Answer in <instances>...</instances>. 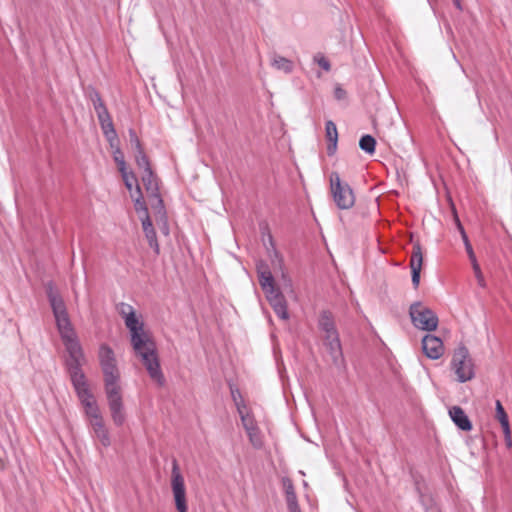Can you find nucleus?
Instances as JSON below:
<instances>
[{
  "label": "nucleus",
  "mask_w": 512,
  "mask_h": 512,
  "mask_svg": "<svg viewBox=\"0 0 512 512\" xmlns=\"http://www.w3.org/2000/svg\"><path fill=\"white\" fill-rule=\"evenodd\" d=\"M116 309L129 330L130 343L135 356L140 358L151 380L160 387L164 386L166 380L161 370L157 345L151 331L145 329L144 323L139 320L130 304L121 302L117 304Z\"/></svg>",
  "instance_id": "f257e3e1"
},
{
  "label": "nucleus",
  "mask_w": 512,
  "mask_h": 512,
  "mask_svg": "<svg viewBox=\"0 0 512 512\" xmlns=\"http://www.w3.org/2000/svg\"><path fill=\"white\" fill-rule=\"evenodd\" d=\"M45 292L58 332L69 355L68 358H84L82 346L70 321L65 302L52 281L45 285Z\"/></svg>",
  "instance_id": "f03ea898"
},
{
  "label": "nucleus",
  "mask_w": 512,
  "mask_h": 512,
  "mask_svg": "<svg viewBox=\"0 0 512 512\" xmlns=\"http://www.w3.org/2000/svg\"><path fill=\"white\" fill-rule=\"evenodd\" d=\"M451 368L454 370L460 383H465L474 378V363L465 345L460 344L455 349L451 360Z\"/></svg>",
  "instance_id": "7ed1b4c3"
},
{
  "label": "nucleus",
  "mask_w": 512,
  "mask_h": 512,
  "mask_svg": "<svg viewBox=\"0 0 512 512\" xmlns=\"http://www.w3.org/2000/svg\"><path fill=\"white\" fill-rule=\"evenodd\" d=\"M409 315L413 325L421 330L434 331L438 327V316L430 308L423 306L422 302L417 301L411 304Z\"/></svg>",
  "instance_id": "20e7f679"
},
{
  "label": "nucleus",
  "mask_w": 512,
  "mask_h": 512,
  "mask_svg": "<svg viewBox=\"0 0 512 512\" xmlns=\"http://www.w3.org/2000/svg\"><path fill=\"white\" fill-rule=\"evenodd\" d=\"M330 188L333 200L339 209H349L355 203V196L348 183L342 182L337 172L330 175Z\"/></svg>",
  "instance_id": "39448f33"
},
{
  "label": "nucleus",
  "mask_w": 512,
  "mask_h": 512,
  "mask_svg": "<svg viewBox=\"0 0 512 512\" xmlns=\"http://www.w3.org/2000/svg\"><path fill=\"white\" fill-rule=\"evenodd\" d=\"M171 488L177 511L188 512L184 478L180 472L178 461L175 458L172 460Z\"/></svg>",
  "instance_id": "423d86ee"
},
{
  "label": "nucleus",
  "mask_w": 512,
  "mask_h": 512,
  "mask_svg": "<svg viewBox=\"0 0 512 512\" xmlns=\"http://www.w3.org/2000/svg\"><path fill=\"white\" fill-rule=\"evenodd\" d=\"M105 392L112 420L116 426H122L125 422V413L121 396V389L111 388L109 391Z\"/></svg>",
  "instance_id": "0eeeda50"
},
{
  "label": "nucleus",
  "mask_w": 512,
  "mask_h": 512,
  "mask_svg": "<svg viewBox=\"0 0 512 512\" xmlns=\"http://www.w3.org/2000/svg\"><path fill=\"white\" fill-rule=\"evenodd\" d=\"M423 265L422 246L419 241L413 244L409 266L411 268L412 284L415 289L419 287Z\"/></svg>",
  "instance_id": "6e6552de"
},
{
  "label": "nucleus",
  "mask_w": 512,
  "mask_h": 512,
  "mask_svg": "<svg viewBox=\"0 0 512 512\" xmlns=\"http://www.w3.org/2000/svg\"><path fill=\"white\" fill-rule=\"evenodd\" d=\"M422 350L428 358L436 360L444 354L445 349L441 338L427 334L422 339Z\"/></svg>",
  "instance_id": "1a4fd4ad"
},
{
  "label": "nucleus",
  "mask_w": 512,
  "mask_h": 512,
  "mask_svg": "<svg viewBox=\"0 0 512 512\" xmlns=\"http://www.w3.org/2000/svg\"><path fill=\"white\" fill-rule=\"evenodd\" d=\"M265 294L269 304L272 306L277 316L283 320H287L289 318L287 302L280 289L278 288L275 291H272L271 294L269 292Z\"/></svg>",
  "instance_id": "9d476101"
},
{
  "label": "nucleus",
  "mask_w": 512,
  "mask_h": 512,
  "mask_svg": "<svg viewBox=\"0 0 512 512\" xmlns=\"http://www.w3.org/2000/svg\"><path fill=\"white\" fill-rule=\"evenodd\" d=\"M318 327L325 333L324 339L339 337L333 313L329 310L321 311L318 320Z\"/></svg>",
  "instance_id": "9b49d317"
},
{
  "label": "nucleus",
  "mask_w": 512,
  "mask_h": 512,
  "mask_svg": "<svg viewBox=\"0 0 512 512\" xmlns=\"http://www.w3.org/2000/svg\"><path fill=\"white\" fill-rule=\"evenodd\" d=\"M257 273L259 278V284L264 293L269 292L271 294L272 291L278 289V287L275 284L274 276L272 275L270 268L266 263L260 262L259 264H257Z\"/></svg>",
  "instance_id": "f8f14e48"
},
{
  "label": "nucleus",
  "mask_w": 512,
  "mask_h": 512,
  "mask_svg": "<svg viewBox=\"0 0 512 512\" xmlns=\"http://www.w3.org/2000/svg\"><path fill=\"white\" fill-rule=\"evenodd\" d=\"M324 344L331 356L332 363L340 368L345 366V360L342 352V346L339 337L324 339Z\"/></svg>",
  "instance_id": "ddd939ff"
},
{
  "label": "nucleus",
  "mask_w": 512,
  "mask_h": 512,
  "mask_svg": "<svg viewBox=\"0 0 512 512\" xmlns=\"http://www.w3.org/2000/svg\"><path fill=\"white\" fill-rule=\"evenodd\" d=\"M449 416L458 429L465 432L472 430V422L462 407L452 406L449 409Z\"/></svg>",
  "instance_id": "4468645a"
},
{
  "label": "nucleus",
  "mask_w": 512,
  "mask_h": 512,
  "mask_svg": "<svg viewBox=\"0 0 512 512\" xmlns=\"http://www.w3.org/2000/svg\"><path fill=\"white\" fill-rule=\"evenodd\" d=\"M101 369L104 376L105 391H109L111 388L121 389L118 385L120 374L117 364L104 365Z\"/></svg>",
  "instance_id": "2eb2a0df"
},
{
  "label": "nucleus",
  "mask_w": 512,
  "mask_h": 512,
  "mask_svg": "<svg viewBox=\"0 0 512 512\" xmlns=\"http://www.w3.org/2000/svg\"><path fill=\"white\" fill-rule=\"evenodd\" d=\"M94 436L104 447L111 445L109 431L104 423L103 417L90 421Z\"/></svg>",
  "instance_id": "dca6fc26"
},
{
  "label": "nucleus",
  "mask_w": 512,
  "mask_h": 512,
  "mask_svg": "<svg viewBox=\"0 0 512 512\" xmlns=\"http://www.w3.org/2000/svg\"><path fill=\"white\" fill-rule=\"evenodd\" d=\"M325 135L329 142L327 145V154L333 156L337 150L338 131L336 124L332 120H328L325 123Z\"/></svg>",
  "instance_id": "f3484780"
},
{
  "label": "nucleus",
  "mask_w": 512,
  "mask_h": 512,
  "mask_svg": "<svg viewBox=\"0 0 512 512\" xmlns=\"http://www.w3.org/2000/svg\"><path fill=\"white\" fill-rule=\"evenodd\" d=\"M141 179L148 196L160 192L159 179L152 169L143 171Z\"/></svg>",
  "instance_id": "a211bd4d"
},
{
  "label": "nucleus",
  "mask_w": 512,
  "mask_h": 512,
  "mask_svg": "<svg viewBox=\"0 0 512 512\" xmlns=\"http://www.w3.org/2000/svg\"><path fill=\"white\" fill-rule=\"evenodd\" d=\"M148 198L150 201L151 208L154 211L156 221L161 218L164 219L165 217H167L164 200L161 197L160 192L151 194L150 196H148Z\"/></svg>",
  "instance_id": "6ab92c4d"
},
{
  "label": "nucleus",
  "mask_w": 512,
  "mask_h": 512,
  "mask_svg": "<svg viewBox=\"0 0 512 512\" xmlns=\"http://www.w3.org/2000/svg\"><path fill=\"white\" fill-rule=\"evenodd\" d=\"M465 245V250L468 254V257L471 261V264H472V268L474 270V273H475V277L477 278V281H478V284L481 286V287H485L486 283H485V280H484V276L482 274V271L480 269V266L477 262V259H476V256H475V253H474V250H473V247L469 242H466L464 243Z\"/></svg>",
  "instance_id": "aec40b11"
},
{
  "label": "nucleus",
  "mask_w": 512,
  "mask_h": 512,
  "mask_svg": "<svg viewBox=\"0 0 512 512\" xmlns=\"http://www.w3.org/2000/svg\"><path fill=\"white\" fill-rule=\"evenodd\" d=\"M496 419L500 422L504 434H509V419L508 415L500 400L495 402Z\"/></svg>",
  "instance_id": "412c9836"
},
{
  "label": "nucleus",
  "mask_w": 512,
  "mask_h": 512,
  "mask_svg": "<svg viewBox=\"0 0 512 512\" xmlns=\"http://www.w3.org/2000/svg\"><path fill=\"white\" fill-rule=\"evenodd\" d=\"M98 121H99V124L101 126L104 136L114 139L115 133H117V132L115 130L110 113L98 118Z\"/></svg>",
  "instance_id": "4be33fe9"
},
{
  "label": "nucleus",
  "mask_w": 512,
  "mask_h": 512,
  "mask_svg": "<svg viewBox=\"0 0 512 512\" xmlns=\"http://www.w3.org/2000/svg\"><path fill=\"white\" fill-rule=\"evenodd\" d=\"M99 360L101 367L108 364H115V354L110 346L102 344L99 351Z\"/></svg>",
  "instance_id": "5701e85b"
},
{
  "label": "nucleus",
  "mask_w": 512,
  "mask_h": 512,
  "mask_svg": "<svg viewBox=\"0 0 512 512\" xmlns=\"http://www.w3.org/2000/svg\"><path fill=\"white\" fill-rule=\"evenodd\" d=\"M282 484L285 491L287 505L297 503V495L292 480L289 477H284L282 479Z\"/></svg>",
  "instance_id": "b1692460"
},
{
  "label": "nucleus",
  "mask_w": 512,
  "mask_h": 512,
  "mask_svg": "<svg viewBox=\"0 0 512 512\" xmlns=\"http://www.w3.org/2000/svg\"><path fill=\"white\" fill-rule=\"evenodd\" d=\"M246 433H247V436L249 438L251 445L255 449H261L263 447L264 443L262 440L261 431L257 425H255L254 427H250V428L247 427Z\"/></svg>",
  "instance_id": "393cba45"
},
{
  "label": "nucleus",
  "mask_w": 512,
  "mask_h": 512,
  "mask_svg": "<svg viewBox=\"0 0 512 512\" xmlns=\"http://www.w3.org/2000/svg\"><path fill=\"white\" fill-rule=\"evenodd\" d=\"M359 147L365 153L372 155L375 152L376 139L370 134H365L359 140Z\"/></svg>",
  "instance_id": "a878e982"
},
{
  "label": "nucleus",
  "mask_w": 512,
  "mask_h": 512,
  "mask_svg": "<svg viewBox=\"0 0 512 512\" xmlns=\"http://www.w3.org/2000/svg\"><path fill=\"white\" fill-rule=\"evenodd\" d=\"M85 362L84 358H67L65 361V366L69 376L74 375V373H80L82 371V365Z\"/></svg>",
  "instance_id": "bb28decb"
},
{
  "label": "nucleus",
  "mask_w": 512,
  "mask_h": 512,
  "mask_svg": "<svg viewBox=\"0 0 512 512\" xmlns=\"http://www.w3.org/2000/svg\"><path fill=\"white\" fill-rule=\"evenodd\" d=\"M135 162L139 168H143V171L151 170V164L148 156L146 155L144 148L134 152Z\"/></svg>",
  "instance_id": "cd10ccee"
},
{
  "label": "nucleus",
  "mask_w": 512,
  "mask_h": 512,
  "mask_svg": "<svg viewBox=\"0 0 512 512\" xmlns=\"http://www.w3.org/2000/svg\"><path fill=\"white\" fill-rule=\"evenodd\" d=\"M131 198L134 202L135 211L140 215L144 216L145 214H149L147 204L144 200V196L142 192H139V197H134L133 193H131Z\"/></svg>",
  "instance_id": "c85d7f7f"
},
{
  "label": "nucleus",
  "mask_w": 512,
  "mask_h": 512,
  "mask_svg": "<svg viewBox=\"0 0 512 512\" xmlns=\"http://www.w3.org/2000/svg\"><path fill=\"white\" fill-rule=\"evenodd\" d=\"M272 65L278 70H283L286 73H290L293 69L292 61L285 57L277 56L273 59Z\"/></svg>",
  "instance_id": "c756f323"
},
{
  "label": "nucleus",
  "mask_w": 512,
  "mask_h": 512,
  "mask_svg": "<svg viewBox=\"0 0 512 512\" xmlns=\"http://www.w3.org/2000/svg\"><path fill=\"white\" fill-rule=\"evenodd\" d=\"M113 159L117 164L120 173H124V171H127V165L125 162L124 154L118 145H116V149L113 151Z\"/></svg>",
  "instance_id": "7c9ffc66"
},
{
  "label": "nucleus",
  "mask_w": 512,
  "mask_h": 512,
  "mask_svg": "<svg viewBox=\"0 0 512 512\" xmlns=\"http://www.w3.org/2000/svg\"><path fill=\"white\" fill-rule=\"evenodd\" d=\"M121 176H122V179L124 181L126 188L131 193L133 184L136 185V183H138V179H137L135 173L133 171H130V172L124 171V173H121Z\"/></svg>",
  "instance_id": "2f4dec72"
},
{
  "label": "nucleus",
  "mask_w": 512,
  "mask_h": 512,
  "mask_svg": "<svg viewBox=\"0 0 512 512\" xmlns=\"http://www.w3.org/2000/svg\"><path fill=\"white\" fill-rule=\"evenodd\" d=\"M128 135H129V143L134 152L143 149L142 143H141L135 129L129 128Z\"/></svg>",
  "instance_id": "473e14b6"
},
{
  "label": "nucleus",
  "mask_w": 512,
  "mask_h": 512,
  "mask_svg": "<svg viewBox=\"0 0 512 512\" xmlns=\"http://www.w3.org/2000/svg\"><path fill=\"white\" fill-rule=\"evenodd\" d=\"M145 237L148 241L149 246L154 250V252L159 255L160 247L157 241V235L155 230H149L145 232Z\"/></svg>",
  "instance_id": "72a5a7b5"
},
{
  "label": "nucleus",
  "mask_w": 512,
  "mask_h": 512,
  "mask_svg": "<svg viewBox=\"0 0 512 512\" xmlns=\"http://www.w3.org/2000/svg\"><path fill=\"white\" fill-rule=\"evenodd\" d=\"M231 389V396L233 401L235 402V405L237 407V410L239 414H242V409L245 408V404L242 398V395L240 393V390L238 388L230 387Z\"/></svg>",
  "instance_id": "f704fd0d"
},
{
  "label": "nucleus",
  "mask_w": 512,
  "mask_h": 512,
  "mask_svg": "<svg viewBox=\"0 0 512 512\" xmlns=\"http://www.w3.org/2000/svg\"><path fill=\"white\" fill-rule=\"evenodd\" d=\"M452 213H453V218H454V222L456 224V227L458 229V231L460 232L461 234V237H462V240H463V243H466V242H469V238L467 236V233L458 217V214H457V211H456V208L455 206L452 204Z\"/></svg>",
  "instance_id": "c9c22d12"
},
{
  "label": "nucleus",
  "mask_w": 512,
  "mask_h": 512,
  "mask_svg": "<svg viewBox=\"0 0 512 512\" xmlns=\"http://www.w3.org/2000/svg\"><path fill=\"white\" fill-rule=\"evenodd\" d=\"M70 380L74 389H79L80 387L88 384L84 372L74 373V375L70 376Z\"/></svg>",
  "instance_id": "e433bc0d"
},
{
  "label": "nucleus",
  "mask_w": 512,
  "mask_h": 512,
  "mask_svg": "<svg viewBox=\"0 0 512 512\" xmlns=\"http://www.w3.org/2000/svg\"><path fill=\"white\" fill-rule=\"evenodd\" d=\"M84 409H85L86 415L90 418V421L96 420L97 418L102 417L96 401L91 402V404L89 406L85 407Z\"/></svg>",
  "instance_id": "4c0bfd02"
},
{
  "label": "nucleus",
  "mask_w": 512,
  "mask_h": 512,
  "mask_svg": "<svg viewBox=\"0 0 512 512\" xmlns=\"http://www.w3.org/2000/svg\"><path fill=\"white\" fill-rule=\"evenodd\" d=\"M418 496H419L420 502L426 512H428L429 508H438V506L436 505V503L431 495H427L423 492V493H420Z\"/></svg>",
  "instance_id": "58836bf2"
},
{
  "label": "nucleus",
  "mask_w": 512,
  "mask_h": 512,
  "mask_svg": "<svg viewBox=\"0 0 512 512\" xmlns=\"http://www.w3.org/2000/svg\"><path fill=\"white\" fill-rule=\"evenodd\" d=\"M314 61L325 71L329 72L331 70L330 61L323 54H316L314 56Z\"/></svg>",
  "instance_id": "ea45409f"
},
{
  "label": "nucleus",
  "mask_w": 512,
  "mask_h": 512,
  "mask_svg": "<svg viewBox=\"0 0 512 512\" xmlns=\"http://www.w3.org/2000/svg\"><path fill=\"white\" fill-rule=\"evenodd\" d=\"M86 95L87 97L90 99V101L92 102V104L94 105L96 102H99L102 100V97L100 95V93L98 92V90L96 88H94L93 86H88L86 88Z\"/></svg>",
  "instance_id": "a19ab883"
},
{
  "label": "nucleus",
  "mask_w": 512,
  "mask_h": 512,
  "mask_svg": "<svg viewBox=\"0 0 512 512\" xmlns=\"http://www.w3.org/2000/svg\"><path fill=\"white\" fill-rule=\"evenodd\" d=\"M94 109H95V112L97 114V118H100L104 115H107L109 114V111L104 103L103 100L99 101V102H96L94 105H93Z\"/></svg>",
  "instance_id": "79ce46f5"
},
{
  "label": "nucleus",
  "mask_w": 512,
  "mask_h": 512,
  "mask_svg": "<svg viewBox=\"0 0 512 512\" xmlns=\"http://www.w3.org/2000/svg\"><path fill=\"white\" fill-rule=\"evenodd\" d=\"M75 392L80 399H87V398H93V394L89 390L88 384L80 387L79 389H75Z\"/></svg>",
  "instance_id": "37998d69"
},
{
  "label": "nucleus",
  "mask_w": 512,
  "mask_h": 512,
  "mask_svg": "<svg viewBox=\"0 0 512 512\" xmlns=\"http://www.w3.org/2000/svg\"><path fill=\"white\" fill-rule=\"evenodd\" d=\"M140 220L142 223V228L144 233L148 232L149 230H155L152 224V220L149 216V214H145L144 216H140Z\"/></svg>",
  "instance_id": "c03bdc74"
},
{
  "label": "nucleus",
  "mask_w": 512,
  "mask_h": 512,
  "mask_svg": "<svg viewBox=\"0 0 512 512\" xmlns=\"http://www.w3.org/2000/svg\"><path fill=\"white\" fill-rule=\"evenodd\" d=\"M240 416H241V421H242L245 431L247 430V427L250 428V427H254L256 425L254 418L252 416H250L249 414L242 413V414H240Z\"/></svg>",
  "instance_id": "a18cd8bd"
},
{
  "label": "nucleus",
  "mask_w": 512,
  "mask_h": 512,
  "mask_svg": "<svg viewBox=\"0 0 512 512\" xmlns=\"http://www.w3.org/2000/svg\"><path fill=\"white\" fill-rule=\"evenodd\" d=\"M156 222L159 225L160 231L164 235H168L169 234L168 217H165L164 219L161 218V219L157 220Z\"/></svg>",
  "instance_id": "49530a36"
},
{
  "label": "nucleus",
  "mask_w": 512,
  "mask_h": 512,
  "mask_svg": "<svg viewBox=\"0 0 512 512\" xmlns=\"http://www.w3.org/2000/svg\"><path fill=\"white\" fill-rule=\"evenodd\" d=\"M414 478V486L417 494L423 493L424 480L421 476L413 475Z\"/></svg>",
  "instance_id": "de8ad7c7"
},
{
  "label": "nucleus",
  "mask_w": 512,
  "mask_h": 512,
  "mask_svg": "<svg viewBox=\"0 0 512 512\" xmlns=\"http://www.w3.org/2000/svg\"><path fill=\"white\" fill-rule=\"evenodd\" d=\"M346 91L341 88L340 86H337L335 89H334V96L337 100H343L346 98Z\"/></svg>",
  "instance_id": "09e8293b"
},
{
  "label": "nucleus",
  "mask_w": 512,
  "mask_h": 512,
  "mask_svg": "<svg viewBox=\"0 0 512 512\" xmlns=\"http://www.w3.org/2000/svg\"><path fill=\"white\" fill-rule=\"evenodd\" d=\"M107 141L110 144V147L113 149V151L116 149V145L119 146V139L117 133H115L114 139H111L110 137H106Z\"/></svg>",
  "instance_id": "8fccbe9b"
},
{
  "label": "nucleus",
  "mask_w": 512,
  "mask_h": 512,
  "mask_svg": "<svg viewBox=\"0 0 512 512\" xmlns=\"http://www.w3.org/2000/svg\"><path fill=\"white\" fill-rule=\"evenodd\" d=\"M288 512H301L298 502L287 505Z\"/></svg>",
  "instance_id": "3c124183"
},
{
  "label": "nucleus",
  "mask_w": 512,
  "mask_h": 512,
  "mask_svg": "<svg viewBox=\"0 0 512 512\" xmlns=\"http://www.w3.org/2000/svg\"><path fill=\"white\" fill-rule=\"evenodd\" d=\"M94 401H95L94 397L93 398H87V399H85V398L84 399H80V402H81V404L83 405L84 408L89 406L91 404V402H94Z\"/></svg>",
  "instance_id": "603ef678"
},
{
  "label": "nucleus",
  "mask_w": 512,
  "mask_h": 512,
  "mask_svg": "<svg viewBox=\"0 0 512 512\" xmlns=\"http://www.w3.org/2000/svg\"><path fill=\"white\" fill-rule=\"evenodd\" d=\"M504 436H505V442H506L507 447H511L512 446L511 430L509 429V434H504Z\"/></svg>",
  "instance_id": "864d4df0"
},
{
  "label": "nucleus",
  "mask_w": 512,
  "mask_h": 512,
  "mask_svg": "<svg viewBox=\"0 0 512 512\" xmlns=\"http://www.w3.org/2000/svg\"><path fill=\"white\" fill-rule=\"evenodd\" d=\"M463 4H464V2H453V5L459 11H463L464 10V5Z\"/></svg>",
  "instance_id": "5fc2aeb1"
},
{
  "label": "nucleus",
  "mask_w": 512,
  "mask_h": 512,
  "mask_svg": "<svg viewBox=\"0 0 512 512\" xmlns=\"http://www.w3.org/2000/svg\"><path fill=\"white\" fill-rule=\"evenodd\" d=\"M139 192H142V190H141V187H140L139 183H136V185H135V194H133L134 197H139Z\"/></svg>",
  "instance_id": "6e6d98bb"
},
{
  "label": "nucleus",
  "mask_w": 512,
  "mask_h": 512,
  "mask_svg": "<svg viewBox=\"0 0 512 512\" xmlns=\"http://www.w3.org/2000/svg\"><path fill=\"white\" fill-rule=\"evenodd\" d=\"M428 512H441L439 508H429Z\"/></svg>",
  "instance_id": "4d7b16f0"
},
{
  "label": "nucleus",
  "mask_w": 512,
  "mask_h": 512,
  "mask_svg": "<svg viewBox=\"0 0 512 512\" xmlns=\"http://www.w3.org/2000/svg\"><path fill=\"white\" fill-rule=\"evenodd\" d=\"M5 465L4 462L0 459V470L4 469Z\"/></svg>",
  "instance_id": "13d9d810"
}]
</instances>
